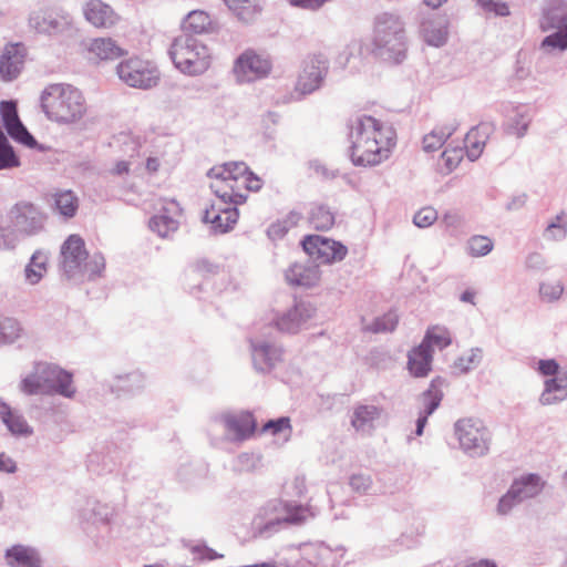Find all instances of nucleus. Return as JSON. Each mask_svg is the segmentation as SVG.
Segmentation results:
<instances>
[{
	"mask_svg": "<svg viewBox=\"0 0 567 567\" xmlns=\"http://www.w3.org/2000/svg\"><path fill=\"white\" fill-rule=\"evenodd\" d=\"M350 159L354 166L371 167L386 161L396 144L395 130L370 115H358L349 124Z\"/></svg>",
	"mask_w": 567,
	"mask_h": 567,
	"instance_id": "f257e3e1",
	"label": "nucleus"
},
{
	"mask_svg": "<svg viewBox=\"0 0 567 567\" xmlns=\"http://www.w3.org/2000/svg\"><path fill=\"white\" fill-rule=\"evenodd\" d=\"M40 101L41 109L48 120L59 124L76 123L86 112L83 93L69 83L47 85L42 91Z\"/></svg>",
	"mask_w": 567,
	"mask_h": 567,
	"instance_id": "f03ea898",
	"label": "nucleus"
},
{
	"mask_svg": "<svg viewBox=\"0 0 567 567\" xmlns=\"http://www.w3.org/2000/svg\"><path fill=\"white\" fill-rule=\"evenodd\" d=\"M373 53L383 61L399 64L406 56L405 24L400 16L382 12L374 19Z\"/></svg>",
	"mask_w": 567,
	"mask_h": 567,
	"instance_id": "7ed1b4c3",
	"label": "nucleus"
},
{
	"mask_svg": "<svg viewBox=\"0 0 567 567\" xmlns=\"http://www.w3.org/2000/svg\"><path fill=\"white\" fill-rule=\"evenodd\" d=\"M310 516L308 507L298 504L270 501L262 506L251 522L255 537L269 538L284 525L301 524Z\"/></svg>",
	"mask_w": 567,
	"mask_h": 567,
	"instance_id": "20e7f679",
	"label": "nucleus"
},
{
	"mask_svg": "<svg viewBox=\"0 0 567 567\" xmlns=\"http://www.w3.org/2000/svg\"><path fill=\"white\" fill-rule=\"evenodd\" d=\"M168 54L175 68L186 75H200L210 65L209 49L192 34L176 37L169 47Z\"/></svg>",
	"mask_w": 567,
	"mask_h": 567,
	"instance_id": "39448f33",
	"label": "nucleus"
},
{
	"mask_svg": "<svg viewBox=\"0 0 567 567\" xmlns=\"http://www.w3.org/2000/svg\"><path fill=\"white\" fill-rule=\"evenodd\" d=\"M210 189L217 200L205 209L203 221L212 224L215 233L225 234L236 225L239 217L237 206L246 202L247 195L233 189L229 193L221 192L219 183H212Z\"/></svg>",
	"mask_w": 567,
	"mask_h": 567,
	"instance_id": "423d86ee",
	"label": "nucleus"
},
{
	"mask_svg": "<svg viewBox=\"0 0 567 567\" xmlns=\"http://www.w3.org/2000/svg\"><path fill=\"white\" fill-rule=\"evenodd\" d=\"M454 434L466 455L481 457L488 453L492 437L482 420L472 416L457 420L454 423Z\"/></svg>",
	"mask_w": 567,
	"mask_h": 567,
	"instance_id": "0eeeda50",
	"label": "nucleus"
},
{
	"mask_svg": "<svg viewBox=\"0 0 567 567\" xmlns=\"http://www.w3.org/2000/svg\"><path fill=\"white\" fill-rule=\"evenodd\" d=\"M8 218L22 237H33L45 229L48 215L35 203L21 199L10 207Z\"/></svg>",
	"mask_w": 567,
	"mask_h": 567,
	"instance_id": "6e6552de",
	"label": "nucleus"
},
{
	"mask_svg": "<svg viewBox=\"0 0 567 567\" xmlns=\"http://www.w3.org/2000/svg\"><path fill=\"white\" fill-rule=\"evenodd\" d=\"M29 25L35 32L50 37L71 34L74 30L71 14L60 7L33 10L29 16Z\"/></svg>",
	"mask_w": 567,
	"mask_h": 567,
	"instance_id": "1a4fd4ad",
	"label": "nucleus"
},
{
	"mask_svg": "<svg viewBox=\"0 0 567 567\" xmlns=\"http://www.w3.org/2000/svg\"><path fill=\"white\" fill-rule=\"evenodd\" d=\"M254 369L259 373H270L284 360V348L267 337L248 339Z\"/></svg>",
	"mask_w": 567,
	"mask_h": 567,
	"instance_id": "9d476101",
	"label": "nucleus"
},
{
	"mask_svg": "<svg viewBox=\"0 0 567 567\" xmlns=\"http://www.w3.org/2000/svg\"><path fill=\"white\" fill-rule=\"evenodd\" d=\"M301 245L313 261L323 265L341 261L348 254V248L342 243L319 235L306 236Z\"/></svg>",
	"mask_w": 567,
	"mask_h": 567,
	"instance_id": "9b49d317",
	"label": "nucleus"
},
{
	"mask_svg": "<svg viewBox=\"0 0 567 567\" xmlns=\"http://www.w3.org/2000/svg\"><path fill=\"white\" fill-rule=\"evenodd\" d=\"M272 68L269 56L252 49L245 50L234 62L233 72L240 83H249L266 78Z\"/></svg>",
	"mask_w": 567,
	"mask_h": 567,
	"instance_id": "f8f14e48",
	"label": "nucleus"
},
{
	"mask_svg": "<svg viewBox=\"0 0 567 567\" xmlns=\"http://www.w3.org/2000/svg\"><path fill=\"white\" fill-rule=\"evenodd\" d=\"M37 367L45 394H59L68 399L74 396L76 390L70 372L50 363H38Z\"/></svg>",
	"mask_w": 567,
	"mask_h": 567,
	"instance_id": "ddd939ff",
	"label": "nucleus"
},
{
	"mask_svg": "<svg viewBox=\"0 0 567 567\" xmlns=\"http://www.w3.org/2000/svg\"><path fill=\"white\" fill-rule=\"evenodd\" d=\"M328 70L329 62L322 54L309 56L303 62L296 89L301 94L313 93L322 85Z\"/></svg>",
	"mask_w": 567,
	"mask_h": 567,
	"instance_id": "4468645a",
	"label": "nucleus"
},
{
	"mask_svg": "<svg viewBox=\"0 0 567 567\" xmlns=\"http://www.w3.org/2000/svg\"><path fill=\"white\" fill-rule=\"evenodd\" d=\"M300 553L310 567H338L346 549L342 546L331 548L322 542H317L302 544Z\"/></svg>",
	"mask_w": 567,
	"mask_h": 567,
	"instance_id": "2eb2a0df",
	"label": "nucleus"
},
{
	"mask_svg": "<svg viewBox=\"0 0 567 567\" xmlns=\"http://www.w3.org/2000/svg\"><path fill=\"white\" fill-rule=\"evenodd\" d=\"M183 208L175 199L164 200L158 213L148 221V228L161 238H169L179 228Z\"/></svg>",
	"mask_w": 567,
	"mask_h": 567,
	"instance_id": "dca6fc26",
	"label": "nucleus"
},
{
	"mask_svg": "<svg viewBox=\"0 0 567 567\" xmlns=\"http://www.w3.org/2000/svg\"><path fill=\"white\" fill-rule=\"evenodd\" d=\"M61 266L68 278H73L82 270L89 258L85 243L79 235H70L61 246Z\"/></svg>",
	"mask_w": 567,
	"mask_h": 567,
	"instance_id": "f3484780",
	"label": "nucleus"
},
{
	"mask_svg": "<svg viewBox=\"0 0 567 567\" xmlns=\"http://www.w3.org/2000/svg\"><path fill=\"white\" fill-rule=\"evenodd\" d=\"M310 302L298 301L274 319L276 328L284 333H297L315 315Z\"/></svg>",
	"mask_w": 567,
	"mask_h": 567,
	"instance_id": "a211bd4d",
	"label": "nucleus"
},
{
	"mask_svg": "<svg viewBox=\"0 0 567 567\" xmlns=\"http://www.w3.org/2000/svg\"><path fill=\"white\" fill-rule=\"evenodd\" d=\"M0 114L7 133L11 138L28 147H38L37 140L29 133L19 118L16 102L2 101L0 103Z\"/></svg>",
	"mask_w": 567,
	"mask_h": 567,
	"instance_id": "6ab92c4d",
	"label": "nucleus"
},
{
	"mask_svg": "<svg viewBox=\"0 0 567 567\" xmlns=\"http://www.w3.org/2000/svg\"><path fill=\"white\" fill-rule=\"evenodd\" d=\"M25 60V48L21 43L7 44L0 55V78L6 82L16 80Z\"/></svg>",
	"mask_w": 567,
	"mask_h": 567,
	"instance_id": "aec40b11",
	"label": "nucleus"
},
{
	"mask_svg": "<svg viewBox=\"0 0 567 567\" xmlns=\"http://www.w3.org/2000/svg\"><path fill=\"white\" fill-rule=\"evenodd\" d=\"M423 41L435 48L444 45L449 37V20L445 16L433 13L424 17L420 24Z\"/></svg>",
	"mask_w": 567,
	"mask_h": 567,
	"instance_id": "412c9836",
	"label": "nucleus"
},
{
	"mask_svg": "<svg viewBox=\"0 0 567 567\" xmlns=\"http://www.w3.org/2000/svg\"><path fill=\"white\" fill-rule=\"evenodd\" d=\"M221 421L228 432L234 433L235 440L244 441L250 437L257 426L251 412L243 411L238 414H225Z\"/></svg>",
	"mask_w": 567,
	"mask_h": 567,
	"instance_id": "4be33fe9",
	"label": "nucleus"
},
{
	"mask_svg": "<svg viewBox=\"0 0 567 567\" xmlns=\"http://www.w3.org/2000/svg\"><path fill=\"white\" fill-rule=\"evenodd\" d=\"M85 19L97 28H109L115 24L117 16L114 10L101 0H90L84 7Z\"/></svg>",
	"mask_w": 567,
	"mask_h": 567,
	"instance_id": "5701e85b",
	"label": "nucleus"
},
{
	"mask_svg": "<svg viewBox=\"0 0 567 567\" xmlns=\"http://www.w3.org/2000/svg\"><path fill=\"white\" fill-rule=\"evenodd\" d=\"M0 420L7 426L8 431L14 436H30L33 429L29 425L25 417L9 404L0 400Z\"/></svg>",
	"mask_w": 567,
	"mask_h": 567,
	"instance_id": "b1692460",
	"label": "nucleus"
},
{
	"mask_svg": "<svg viewBox=\"0 0 567 567\" xmlns=\"http://www.w3.org/2000/svg\"><path fill=\"white\" fill-rule=\"evenodd\" d=\"M4 559L10 567H41L38 551L29 546L13 545L6 549Z\"/></svg>",
	"mask_w": 567,
	"mask_h": 567,
	"instance_id": "393cba45",
	"label": "nucleus"
},
{
	"mask_svg": "<svg viewBox=\"0 0 567 567\" xmlns=\"http://www.w3.org/2000/svg\"><path fill=\"white\" fill-rule=\"evenodd\" d=\"M433 350L420 343L408 354V368L415 378L426 377L432 369Z\"/></svg>",
	"mask_w": 567,
	"mask_h": 567,
	"instance_id": "a878e982",
	"label": "nucleus"
},
{
	"mask_svg": "<svg viewBox=\"0 0 567 567\" xmlns=\"http://www.w3.org/2000/svg\"><path fill=\"white\" fill-rule=\"evenodd\" d=\"M286 278L293 286L313 287L319 280L318 265L295 262L286 272Z\"/></svg>",
	"mask_w": 567,
	"mask_h": 567,
	"instance_id": "bb28decb",
	"label": "nucleus"
},
{
	"mask_svg": "<svg viewBox=\"0 0 567 567\" xmlns=\"http://www.w3.org/2000/svg\"><path fill=\"white\" fill-rule=\"evenodd\" d=\"M52 208L64 219L73 218L79 210L80 200L71 189H56L51 194Z\"/></svg>",
	"mask_w": 567,
	"mask_h": 567,
	"instance_id": "cd10ccee",
	"label": "nucleus"
},
{
	"mask_svg": "<svg viewBox=\"0 0 567 567\" xmlns=\"http://www.w3.org/2000/svg\"><path fill=\"white\" fill-rule=\"evenodd\" d=\"M447 386V380L443 377H435L429 388L420 394L422 403L421 412L432 415L441 405L444 393L443 388Z\"/></svg>",
	"mask_w": 567,
	"mask_h": 567,
	"instance_id": "c85d7f7f",
	"label": "nucleus"
},
{
	"mask_svg": "<svg viewBox=\"0 0 567 567\" xmlns=\"http://www.w3.org/2000/svg\"><path fill=\"white\" fill-rule=\"evenodd\" d=\"M544 484L545 483L538 474L529 473L516 478L509 488L518 501L523 502L537 496L543 491Z\"/></svg>",
	"mask_w": 567,
	"mask_h": 567,
	"instance_id": "c756f323",
	"label": "nucleus"
},
{
	"mask_svg": "<svg viewBox=\"0 0 567 567\" xmlns=\"http://www.w3.org/2000/svg\"><path fill=\"white\" fill-rule=\"evenodd\" d=\"M567 399V371L557 374V377L547 379L545 388L540 395V403L550 405Z\"/></svg>",
	"mask_w": 567,
	"mask_h": 567,
	"instance_id": "7c9ffc66",
	"label": "nucleus"
},
{
	"mask_svg": "<svg viewBox=\"0 0 567 567\" xmlns=\"http://www.w3.org/2000/svg\"><path fill=\"white\" fill-rule=\"evenodd\" d=\"M381 416V409L375 405H358L354 408L351 424L355 431L371 433L374 430V422Z\"/></svg>",
	"mask_w": 567,
	"mask_h": 567,
	"instance_id": "2f4dec72",
	"label": "nucleus"
},
{
	"mask_svg": "<svg viewBox=\"0 0 567 567\" xmlns=\"http://www.w3.org/2000/svg\"><path fill=\"white\" fill-rule=\"evenodd\" d=\"M530 122L532 114L528 106H512V114L508 115L505 131L507 134L515 135L520 138L526 135Z\"/></svg>",
	"mask_w": 567,
	"mask_h": 567,
	"instance_id": "473e14b6",
	"label": "nucleus"
},
{
	"mask_svg": "<svg viewBox=\"0 0 567 567\" xmlns=\"http://www.w3.org/2000/svg\"><path fill=\"white\" fill-rule=\"evenodd\" d=\"M213 21L209 14L203 10L190 11L182 22V34H197L208 33L212 29Z\"/></svg>",
	"mask_w": 567,
	"mask_h": 567,
	"instance_id": "72a5a7b5",
	"label": "nucleus"
},
{
	"mask_svg": "<svg viewBox=\"0 0 567 567\" xmlns=\"http://www.w3.org/2000/svg\"><path fill=\"white\" fill-rule=\"evenodd\" d=\"M457 125L455 123L444 124L434 127L429 134L423 137V150L426 153H433L440 150L446 140L454 134Z\"/></svg>",
	"mask_w": 567,
	"mask_h": 567,
	"instance_id": "f704fd0d",
	"label": "nucleus"
},
{
	"mask_svg": "<svg viewBox=\"0 0 567 567\" xmlns=\"http://www.w3.org/2000/svg\"><path fill=\"white\" fill-rule=\"evenodd\" d=\"M48 271V256L35 250L24 268V279L29 285H37Z\"/></svg>",
	"mask_w": 567,
	"mask_h": 567,
	"instance_id": "c9c22d12",
	"label": "nucleus"
},
{
	"mask_svg": "<svg viewBox=\"0 0 567 567\" xmlns=\"http://www.w3.org/2000/svg\"><path fill=\"white\" fill-rule=\"evenodd\" d=\"M90 52L100 60H114L123 55L124 51L111 38H97L92 40Z\"/></svg>",
	"mask_w": 567,
	"mask_h": 567,
	"instance_id": "e433bc0d",
	"label": "nucleus"
},
{
	"mask_svg": "<svg viewBox=\"0 0 567 567\" xmlns=\"http://www.w3.org/2000/svg\"><path fill=\"white\" fill-rule=\"evenodd\" d=\"M336 220L334 212L324 204H313L309 212V223L317 230H329Z\"/></svg>",
	"mask_w": 567,
	"mask_h": 567,
	"instance_id": "4c0bfd02",
	"label": "nucleus"
},
{
	"mask_svg": "<svg viewBox=\"0 0 567 567\" xmlns=\"http://www.w3.org/2000/svg\"><path fill=\"white\" fill-rule=\"evenodd\" d=\"M302 219V213L296 209L290 210L285 217L272 223L267 230L270 239H281L291 228L296 227Z\"/></svg>",
	"mask_w": 567,
	"mask_h": 567,
	"instance_id": "58836bf2",
	"label": "nucleus"
},
{
	"mask_svg": "<svg viewBox=\"0 0 567 567\" xmlns=\"http://www.w3.org/2000/svg\"><path fill=\"white\" fill-rule=\"evenodd\" d=\"M118 78L132 87H142V61L131 59L117 66Z\"/></svg>",
	"mask_w": 567,
	"mask_h": 567,
	"instance_id": "ea45409f",
	"label": "nucleus"
},
{
	"mask_svg": "<svg viewBox=\"0 0 567 567\" xmlns=\"http://www.w3.org/2000/svg\"><path fill=\"white\" fill-rule=\"evenodd\" d=\"M227 7L243 21H250L261 11L260 0H224Z\"/></svg>",
	"mask_w": 567,
	"mask_h": 567,
	"instance_id": "a19ab883",
	"label": "nucleus"
},
{
	"mask_svg": "<svg viewBox=\"0 0 567 567\" xmlns=\"http://www.w3.org/2000/svg\"><path fill=\"white\" fill-rule=\"evenodd\" d=\"M542 29H567V8L564 6H554L544 11Z\"/></svg>",
	"mask_w": 567,
	"mask_h": 567,
	"instance_id": "79ce46f5",
	"label": "nucleus"
},
{
	"mask_svg": "<svg viewBox=\"0 0 567 567\" xmlns=\"http://www.w3.org/2000/svg\"><path fill=\"white\" fill-rule=\"evenodd\" d=\"M451 336L445 328L442 327H433L427 329L424 339L422 340V344H425L427 349L433 350V347L443 350L451 344Z\"/></svg>",
	"mask_w": 567,
	"mask_h": 567,
	"instance_id": "37998d69",
	"label": "nucleus"
},
{
	"mask_svg": "<svg viewBox=\"0 0 567 567\" xmlns=\"http://www.w3.org/2000/svg\"><path fill=\"white\" fill-rule=\"evenodd\" d=\"M399 323V315L395 310H389L381 317H377L373 322L365 327V330L372 333H385L395 330Z\"/></svg>",
	"mask_w": 567,
	"mask_h": 567,
	"instance_id": "c03bdc74",
	"label": "nucleus"
},
{
	"mask_svg": "<svg viewBox=\"0 0 567 567\" xmlns=\"http://www.w3.org/2000/svg\"><path fill=\"white\" fill-rule=\"evenodd\" d=\"M19 166L20 159L0 127V171Z\"/></svg>",
	"mask_w": 567,
	"mask_h": 567,
	"instance_id": "a18cd8bd",
	"label": "nucleus"
},
{
	"mask_svg": "<svg viewBox=\"0 0 567 567\" xmlns=\"http://www.w3.org/2000/svg\"><path fill=\"white\" fill-rule=\"evenodd\" d=\"M544 236L551 240H563L567 236V217L564 212H560L556 217L548 223Z\"/></svg>",
	"mask_w": 567,
	"mask_h": 567,
	"instance_id": "49530a36",
	"label": "nucleus"
},
{
	"mask_svg": "<svg viewBox=\"0 0 567 567\" xmlns=\"http://www.w3.org/2000/svg\"><path fill=\"white\" fill-rule=\"evenodd\" d=\"M482 357V349L472 348L468 352L455 360L454 367L462 373H467L481 363Z\"/></svg>",
	"mask_w": 567,
	"mask_h": 567,
	"instance_id": "de8ad7c7",
	"label": "nucleus"
},
{
	"mask_svg": "<svg viewBox=\"0 0 567 567\" xmlns=\"http://www.w3.org/2000/svg\"><path fill=\"white\" fill-rule=\"evenodd\" d=\"M21 328L13 318H0V343H12L20 337Z\"/></svg>",
	"mask_w": 567,
	"mask_h": 567,
	"instance_id": "09e8293b",
	"label": "nucleus"
},
{
	"mask_svg": "<svg viewBox=\"0 0 567 567\" xmlns=\"http://www.w3.org/2000/svg\"><path fill=\"white\" fill-rule=\"evenodd\" d=\"M493 246L488 237L475 235L467 241V251L472 257H483L492 251Z\"/></svg>",
	"mask_w": 567,
	"mask_h": 567,
	"instance_id": "8fccbe9b",
	"label": "nucleus"
},
{
	"mask_svg": "<svg viewBox=\"0 0 567 567\" xmlns=\"http://www.w3.org/2000/svg\"><path fill=\"white\" fill-rule=\"evenodd\" d=\"M105 268V259L102 254L95 252L90 258H87L86 262H83L82 270L79 272L81 275H86L90 280L101 276L102 271Z\"/></svg>",
	"mask_w": 567,
	"mask_h": 567,
	"instance_id": "3c124183",
	"label": "nucleus"
},
{
	"mask_svg": "<svg viewBox=\"0 0 567 567\" xmlns=\"http://www.w3.org/2000/svg\"><path fill=\"white\" fill-rule=\"evenodd\" d=\"M22 235L16 227L0 226V249L12 250L20 243Z\"/></svg>",
	"mask_w": 567,
	"mask_h": 567,
	"instance_id": "603ef678",
	"label": "nucleus"
},
{
	"mask_svg": "<svg viewBox=\"0 0 567 567\" xmlns=\"http://www.w3.org/2000/svg\"><path fill=\"white\" fill-rule=\"evenodd\" d=\"M21 390L29 395L45 394V389L42 384V380L40 379V372L37 365L34 373L25 377L22 380Z\"/></svg>",
	"mask_w": 567,
	"mask_h": 567,
	"instance_id": "864d4df0",
	"label": "nucleus"
},
{
	"mask_svg": "<svg viewBox=\"0 0 567 567\" xmlns=\"http://www.w3.org/2000/svg\"><path fill=\"white\" fill-rule=\"evenodd\" d=\"M477 132H478V128L474 127L466 134V137H465L466 155L470 161H476L481 156L484 145H485L484 141H477L475 138Z\"/></svg>",
	"mask_w": 567,
	"mask_h": 567,
	"instance_id": "5fc2aeb1",
	"label": "nucleus"
},
{
	"mask_svg": "<svg viewBox=\"0 0 567 567\" xmlns=\"http://www.w3.org/2000/svg\"><path fill=\"white\" fill-rule=\"evenodd\" d=\"M437 219V212L432 207H424L413 216V224L419 228H426L433 225Z\"/></svg>",
	"mask_w": 567,
	"mask_h": 567,
	"instance_id": "6e6d98bb",
	"label": "nucleus"
},
{
	"mask_svg": "<svg viewBox=\"0 0 567 567\" xmlns=\"http://www.w3.org/2000/svg\"><path fill=\"white\" fill-rule=\"evenodd\" d=\"M563 292L564 286L560 282H543L539 287L542 298L549 302L558 300Z\"/></svg>",
	"mask_w": 567,
	"mask_h": 567,
	"instance_id": "4d7b16f0",
	"label": "nucleus"
},
{
	"mask_svg": "<svg viewBox=\"0 0 567 567\" xmlns=\"http://www.w3.org/2000/svg\"><path fill=\"white\" fill-rule=\"evenodd\" d=\"M349 484L354 492L360 494H369L372 489V478L368 474H353Z\"/></svg>",
	"mask_w": 567,
	"mask_h": 567,
	"instance_id": "13d9d810",
	"label": "nucleus"
},
{
	"mask_svg": "<svg viewBox=\"0 0 567 567\" xmlns=\"http://www.w3.org/2000/svg\"><path fill=\"white\" fill-rule=\"evenodd\" d=\"M416 544V538L410 534L402 533L398 538L388 545L389 555L399 553L403 549L412 548Z\"/></svg>",
	"mask_w": 567,
	"mask_h": 567,
	"instance_id": "bf43d9fd",
	"label": "nucleus"
},
{
	"mask_svg": "<svg viewBox=\"0 0 567 567\" xmlns=\"http://www.w3.org/2000/svg\"><path fill=\"white\" fill-rule=\"evenodd\" d=\"M442 161L445 164L447 172H452L455 169L463 157V150L455 148H445L441 155Z\"/></svg>",
	"mask_w": 567,
	"mask_h": 567,
	"instance_id": "052dcab7",
	"label": "nucleus"
},
{
	"mask_svg": "<svg viewBox=\"0 0 567 567\" xmlns=\"http://www.w3.org/2000/svg\"><path fill=\"white\" fill-rule=\"evenodd\" d=\"M477 4L487 12H494L496 16L506 17L509 14V8L505 2L496 0H476Z\"/></svg>",
	"mask_w": 567,
	"mask_h": 567,
	"instance_id": "680f3d73",
	"label": "nucleus"
},
{
	"mask_svg": "<svg viewBox=\"0 0 567 567\" xmlns=\"http://www.w3.org/2000/svg\"><path fill=\"white\" fill-rule=\"evenodd\" d=\"M522 501L512 493L509 488L505 495H503L497 504V513L499 515H507L516 505L520 504Z\"/></svg>",
	"mask_w": 567,
	"mask_h": 567,
	"instance_id": "e2e57ef3",
	"label": "nucleus"
},
{
	"mask_svg": "<svg viewBox=\"0 0 567 567\" xmlns=\"http://www.w3.org/2000/svg\"><path fill=\"white\" fill-rule=\"evenodd\" d=\"M290 419L287 416H281L275 420H269L262 426V432H271L272 434L281 433L285 430H290Z\"/></svg>",
	"mask_w": 567,
	"mask_h": 567,
	"instance_id": "0e129e2a",
	"label": "nucleus"
},
{
	"mask_svg": "<svg viewBox=\"0 0 567 567\" xmlns=\"http://www.w3.org/2000/svg\"><path fill=\"white\" fill-rule=\"evenodd\" d=\"M194 271L198 276L205 278L208 275H218L220 271V267L216 264L210 262L207 259H200L195 264Z\"/></svg>",
	"mask_w": 567,
	"mask_h": 567,
	"instance_id": "69168bd1",
	"label": "nucleus"
},
{
	"mask_svg": "<svg viewBox=\"0 0 567 567\" xmlns=\"http://www.w3.org/2000/svg\"><path fill=\"white\" fill-rule=\"evenodd\" d=\"M226 168H228L227 177L230 178V181H238L239 178H243L246 173H248L249 168L244 162H230L225 163Z\"/></svg>",
	"mask_w": 567,
	"mask_h": 567,
	"instance_id": "338daca9",
	"label": "nucleus"
},
{
	"mask_svg": "<svg viewBox=\"0 0 567 567\" xmlns=\"http://www.w3.org/2000/svg\"><path fill=\"white\" fill-rule=\"evenodd\" d=\"M538 370L543 375L553 378L561 373L559 371V364L555 359L539 360Z\"/></svg>",
	"mask_w": 567,
	"mask_h": 567,
	"instance_id": "774afa93",
	"label": "nucleus"
}]
</instances>
